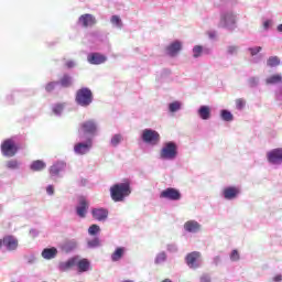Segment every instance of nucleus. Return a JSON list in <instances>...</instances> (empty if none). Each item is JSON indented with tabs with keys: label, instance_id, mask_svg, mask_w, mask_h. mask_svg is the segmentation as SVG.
Wrapping results in <instances>:
<instances>
[{
	"label": "nucleus",
	"instance_id": "nucleus-1",
	"mask_svg": "<svg viewBox=\"0 0 282 282\" xmlns=\"http://www.w3.org/2000/svg\"><path fill=\"white\" fill-rule=\"evenodd\" d=\"M131 181L116 183L110 187V197L115 203H124L131 196Z\"/></svg>",
	"mask_w": 282,
	"mask_h": 282
},
{
	"label": "nucleus",
	"instance_id": "nucleus-13",
	"mask_svg": "<svg viewBox=\"0 0 282 282\" xmlns=\"http://www.w3.org/2000/svg\"><path fill=\"white\" fill-rule=\"evenodd\" d=\"M98 21L96 20V17L91 13H85L80 15L77 20V25L80 28H94Z\"/></svg>",
	"mask_w": 282,
	"mask_h": 282
},
{
	"label": "nucleus",
	"instance_id": "nucleus-46",
	"mask_svg": "<svg viewBox=\"0 0 282 282\" xmlns=\"http://www.w3.org/2000/svg\"><path fill=\"white\" fill-rule=\"evenodd\" d=\"M24 259L26 263H29V265H33V263H36V256H34V253L25 256Z\"/></svg>",
	"mask_w": 282,
	"mask_h": 282
},
{
	"label": "nucleus",
	"instance_id": "nucleus-3",
	"mask_svg": "<svg viewBox=\"0 0 282 282\" xmlns=\"http://www.w3.org/2000/svg\"><path fill=\"white\" fill-rule=\"evenodd\" d=\"M239 20L237 13L232 10H223L220 12V18L218 22V28H224L225 30H236L237 21Z\"/></svg>",
	"mask_w": 282,
	"mask_h": 282
},
{
	"label": "nucleus",
	"instance_id": "nucleus-15",
	"mask_svg": "<svg viewBox=\"0 0 282 282\" xmlns=\"http://www.w3.org/2000/svg\"><path fill=\"white\" fill-rule=\"evenodd\" d=\"M65 169H67V163L65 161H56L50 167L48 173L51 177H61V173H65Z\"/></svg>",
	"mask_w": 282,
	"mask_h": 282
},
{
	"label": "nucleus",
	"instance_id": "nucleus-23",
	"mask_svg": "<svg viewBox=\"0 0 282 282\" xmlns=\"http://www.w3.org/2000/svg\"><path fill=\"white\" fill-rule=\"evenodd\" d=\"M72 268H76V258L75 256L69 258L67 261L59 262L58 271L59 272H67V270H72Z\"/></svg>",
	"mask_w": 282,
	"mask_h": 282
},
{
	"label": "nucleus",
	"instance_id": "nucleus-18",
	"mask_svg": "<svg viewBox=\"0 0 282 282\" xmlns=\"http://www.w3.org/2000/svg\"><path fill=\"white\" fill-rule=\"evenodd\" d=\"M185 232H189L191 235H197V232H202V224L197 220H187L183 226Z\"/></svg>",
	"mask_w": 282,
	"mask_h": 282
},
{
	"label": "nucleus",
	"instance_id": "nucleus-2",
	"mask_svg": "<svg viewBox=\"0 0 282 282\" xmlns=\"http://www.w3.org/2000/svg\"><path fill=\"white\" fill-rule=\"evenodd\" d=\"M178 147L175 141H167L163 143V147L160 150L159 158L163 162H174L177 160V155H180Z\"/></svg>",
	"mask_w": 282,
	"mask_h": 282
},
{
	"label": "nucleus",
	"instance_id": "nucleus-41",
	"mask_svg": "<svg viewBox=\"0 0 282 282\" xmlns=\"http://www.w3.org/2000/svg\"><path fill=\"white\" fill-rule=\"evenodd\" d=\"M88 235L90 237H97V235H100V226L94 224L88 228Z\"/></svg>",
	"mask_w": 282,
	"mask_h": 282
},
{
	"label": "nucleus",
	"instance_id": "nucleus-54",
	"mask_svg": "<svg viewBox=\"0 0 282 282\" xmlns=\"http://www.w3.org/2000/svg\"><path fill=\"white\" fill-rule=\"evenodd\" d=\"M212 278L208 274H203L200 276V282H210Z\"/></svg>",
	"mask_w": 282,
	"mask_h": 282
},
{
	"label": "nucleus",
	"instance_id": "nucleus-26",
	"mask_svg": "<svg viewBox=\"0 0 282 282\" xmlns=\"http://www.w3.org/2000/svg\"><path fill=\"white\" fill-rule=\"evenodd\" d=\"M124 252H127V248L124 247H118L112 252L110 259L113 263H117V261H120L122 257H124Z\"/></svg>",
	"mask_w": 282,
	"mask_h": 282
},
{
	"label": "nucleus",
	"instance_id": "nucleus-27",
	"mask_svg": "<svg viewBox=\"0 0 282 282\" xmlns=\"http://www.w3.org/2000/svg\"><path fill=\"white\" fill-rule=\"evenodd\" d=\"M47 164L44 161L36 160L33 161L30 165V170L34 171L35 173H39L41 171H45Z\"/></svg>",
	"mask_w": 282,
	"mask_h": 282
},
{
	"label": "nucleus",
	"instance_id": "nucleus-47",
	"mask_svg": "<svg viewBox=\"0 0 282 282\" xmlns=\"http://www.w3.org/2000/svg\"><path fill=\"white\" fill-rule=\"evenodd\" d=\"M261 50H263L261 46H254V47H249L248 52H250L251 56L254 57L257 56V54H259V52H261Z\"/></svg>",
	"mask_w": 282,
	"mask_h": 282
},
{
	"label": "nucleus",
	"instance_id": "nucleus-22",
	"mask_svg": "<svg viewBox=\"0 0 282 282\" xmlns=\"http://www.w3.org/2000/svg\"><path fill=\"white\" fill-rule=\"evenodd\" d=\"M63 252L66 254H69L70 252H74L78 248V241L76 239H70L66 240L62 246H61Z\"/></svg>",
	"mask_w": 282,
	"mask_h": 282
},
{
	"label": "nucleus",
	"instance_id": "nucleus-36",
	"mask_svg": "<svg viewBox=\"0 0 282 282\" xmlns=\"http://www.w3.org/2000/svg\"><path fill=\"white\" fill-rule=\"evenodd\" d=\"M182 109V104L181 101H173L169 104V111L170 113H177Z\"/></svg>",
	"mask_w": 282,
	"mask_h": 282
},
{
	"label": "nucleus",
	"instance_id": "nucleus-40",
	"mask_svg": "<svg viewBox=\"0 0 282 282\" xmlns=\"http://www.w3.org/2000/svg\"><path fill=\"white\" fill-rule=\"evenodd\" d=\"M193 58H200V56H204L202 45H195L192 48Z\"/></svg>",
	"mask_w": 282,
	"mask_h": 282
},
{
	"label": "nucleus",
	"instance_id": "nucleus-34",
	"mask_svg": "<svg viewBox=\"0 0 282 282\" xmlns=\"http://www.w3.org/2000/svg\"><path fill=\"white\" fill-rule=\"evenodd\" d=\"M110 23L112 28H117L118 30H122V19H120V15H112L110 18Z\"/></svg>",
	"mask_w": 282,
	"mask_h": 282
},
{
	"label": "nucleus",
	"instance_id": "nucleus-56",
	"mask_svg": "<svg viewBox=\"0 0 282 282\" xmlns=\"http://www.w3.org/2000/svg\"><path fill=\"white\" fill-rule=\"evenodd\" d=\"M30 235H31L32 237H39V230H36V229H31V230H30Z\"/></svg>",
	"mask_w": 282,
	"mask_h": 282
},
{
	"label": "nucleus",
	"instance_id": "nucleus-49",
	"mask_svg": "<svg viewBox=\"0 0 282 282\" xmlns=\"http://www.w3.org/2000/svg\"><path fill=\"white\" fill-rule=\"evenodd\" d=\"M203 50V56H210L213 54V47L210 46H202Z\"/></svg>",
	"mask_w": 282,
	"mask_h": 282
},
{
	"label": "nucleus",
	"instance_id": "nucleus-17",
	"mask_svg": "<svg viewBox=\"0 0 282 282\" xmlns=\"http://www.w3.org/2000/svg\"><path fill=\"white\" fill-rule=\"evenodd\" d=\"M75 267L77 268V272L83 274L84 272H89L91 262H89L87 258L80 259V256H75Z\"/></svg>",
	"mask_w": 282,
	"mask_h": 282
},
{
	"label": "nucleus",
	"instance_id": "nucleus-57",
	"mask_svg": "<svg viewBox=\"0 0 282 282\" xmlns=\"http://www.w3.org/2000/svg\"><path fill=\"white\" fill-rule=\"evenodd\" d=\"M278 34H282V23L276 26Z\"/></svg>",
	"mask_w": 282,
	"mask_h": 282
},
{
	"label": "nucleus",
	"instance_id": "nucleus-52",
	"mask_svg": "<svg viewBox=\"0 0 282 282\" xmlns=\"http://www.w3.org/2000/svg\"><path fill=\"white\" fill-rule=\"evenodd\" d=\"M271 26H272V20H265L263 22V30H270Z\"/></svg>",
	"mask_w": 282,
	"mask_h": 282
},
{
	"label": "nucleus",
	"instance_id": "nucleus-6",
	"mask_svg": "<svg viewBox=\"0 0 282 282\" xmlns=\"http://www.w3.org/2000/svg\"><path fill=\"white\" fill-rule=\"evenodd\" d=\"M91 149H94V139L89 137L86 141L75 143L73 151L75 155H87Z\"/></svg>",
	"mask_w": 282,
	"mask_h": 282
},
{
	"label": "nucleus",
	"instance_id": "nucleus-45",
	"mask_svg": "<svg viewBox=\"0 0 282 282\" xmlns=\"http://www.w3.org/2000/svg\"><path fill=\"white\" fill-rule=\"evenodd\" d=\"M259 83H260L259 77H250V78L248 79V85H249V87H251V88L259 87Z\"/></svg>",
	"mask_w": 282,
	"mask_h": 282
},
{
	"label": "nucleus",
	"instance_id": "nucleus-24",
	"mask_svg": "<svg viewBox=\"0 0 282 282\" xmlns=\"http://www.w3.org/2000/svg\"><path fill=\"white\" fill-rule=\"evenodd\" d=\"M210 106L203 105L197 109V116L200 120H210Z\"/></svg>",
	"mask_w": 282,
	"mask_h": 282
},
{
	"label": "nucleus",
	"instance_id": "nucleus-55",
	"mask_svg": "<svg viewBox=\"0 0 282 282\" xmlns=\"http://www.w3.org/2000/svg\"><path fill=\"white\" fill-rule=\"evenodd\" d=\"M272 281L281 282L282 281V274H276L275 276H273Z\"/></svg>",
	"mask_w": 282,
	"mask_h": 282
},
{
	"label": "nucleus",
	"instance_id": "nucleus-31",
	"mask_svg": "<svg viewBox=\"0 0 282 282\" xmlns=\"http://www.w3.org/2000/svg\"><path fill=\"white\" fill-rule=\"evenodd\" d=\"M52 111L54 116H57V118H61L63 116V111H65V104H54L52 106Z\"/></svg>",
	"mask_w": 282,
	"mask_h": 282
},
{
	"label": "nucleus",
	"instance_id": "nucleus-59",
	"mask_svg": "<svg viewBox=\"0 0 282 282\" xmlns=\"http://www.w3.org/2000/svg\"><path fill=\"white\" fill-rule=\"evenodd\" d=\"M162 282H173L171 279H164Z\"/></svg>",
	"mask_w": 282,
	"mask_h": 282
},
{
	"label": "nucleus",
	"instance_id": "nucleus-21",
	"mask_svg": "<svg viewBox=\"0 0 282 282\" xmlns=\"http://www.w3.org/2000/svg\"><path fill=\"white\" fill-rule=\"evenodd\" d=\"M182 52V42L180 40H176L172 42L167 47H166V53L169 56H177Z\"/></svg>",
	"mask_w": 282,
	"mask_h": 282
},
{
	"label": "nucleus",
	"instance_id": "nucleus-9",
	"mask_svg": "<svg viewBox=\"0 0 282 282\" xmlns=\"http://www.w3.org/2000/svg\"><path fill=\"white\" fill-rule=\"evenodd\" d=\"M185 263L191 270H197L202 268V253L193 251L185 257Z\"/></svg>",
	"mask_w": 282,
	"mask_h": 282
},
{
	"label": "nucleus",
	"instance_id": "nucleus-48",
	"mask_svg": "<svg viewBox=\"0 0 282 282\" xmlns=\"http://www.w3.org/2000/svg\"><path fill=\"white\" fill-rule=\"evenodd\" d=\"M4 102L7 105H14V93L7 95L4 98Z\"/></svg>",
	"mask_w": 282,
	"mask_h": 282
},
{
	"label": "nucleus",
	"instance_id": "nucleus-20",
	"mask_svg": "<svg viewBox=\"0 0 282 282\" xmlns=\"http://www.w3.org/2000/svg\"><path fill=\"white\" fill-rule=\"evenodd\" d=\"M87 61L89 65H102L107 63V56L100 53H89L87 55Z\"/></svg>",
	"mask_w": 282,
	"mask_h": 282
},
{
	"label": "nucleus",
	"instance_id": "nucleus-8",
	"mask_svg": "<svg viewBox=\"0 0 282 282\" xmlns=\"http://www.w3.org/2000/svg\"><path fill=\"white\" fill-rule=\"evenodd\" d=\"M265 158L270 166H282V148L268 151Z\"/></svg>",
	"mask_w": 282,
	"mask_h": 282
},
{
	"label": "nucleus",
	"instance_id": "nucleus-14",
	"mask_svg": "<svg viewBox=\"0 0 282 282\" xmlns=\"http://www.w3.org/2000/svg\"><path fill=\"white\" fill-rule=\"evenodd\" d=\"M75 213L79 219H85L87 217V213H89V202L85 198H79L75 207Z\"/></svg>",
	"mask_w": 282,
	"mask_h": 282
},
{
	"label": "nucleus",
	"instance_id": "nucleus-39",
	"mask_svg": "<svg viewBox=\"0 0 282 282\" xmlns=\"http://www.w3.org/2000/svg\"><path fill=\"white\" fill-rule=\"evenodd\" d=\"M226 54L227 56H237V54H239V46L237 45L227 46Z\"/></svg>",
	"mask_w": 282,
	"mask_h": 282
},
{
	"label": "nucleus",
	"instance_id": "nucleus-10",
	"mask_svg": "<svg viewBox=\"0 0 282 282\" xmlns=\"http://www.w3.org/2000/svg\"><path fill=\"white\" fill-rule=\"evenodd\" d=\"M79 129L86 135H96L98 133V121L88 119L79 124Z\"/></svg>",
	"mask_w": 282,
	"mask_h": 282
},
{
	"label": "nucleus",
	"instance_id": "nucleus-37",
	"mask_svg": "<svg viewBox=\"0 0 282 282\" xmlns=\"http://www.w3.org/2000/svg\"><path fill=\"white\" fill-rule=\"evenodd\" d=\"M87 248L94 250L95 248H100V238L95 237L87 241Z\"/></svg>",
	"mask_w": 282,
	"mask_h": 282
},
{
	"label": "nucleus",
	"instance_id": "nucleus-33",
	"mask_svg": "<svg viewBox=\"0 0 282 282\" xmlns=\"http://www.w3.org/2000/svg\"><path fill=\"white\" fill-rule=\"evenodd\" d=\"M57 83L58 85H61V87H64V89H67V87H72V76L66 74Z\"/></svg>",
	"mask_w": 282,
	"mask_h": 282
},
{
	"label": "nucleus",
	"instance_id": "nucleus-30",
	"mask_svg": "<svg viewBox=\"0 0 282 282\" xmlns=\"http://www.w3.org/2000/svg\"><path fill=\"white\" fill-rule=\"evenodd\" d=\"M122 140H124L122 134L120 133L113 134L110 139V147H113V149L120 147V144H122Z\"/></svg>",
	"mask_w": 282,
	"mask_h": 282
},
{
	"label": "nucleus",
	"instance_id": "nucleus-16",
	"mask_svg": "<svg viewBox=\"0 0 282 282\" xmlns=\"http://www.w3.org/2000/svg\"><path fill=\"white\" fill-rule=\"evenodd\" d=\"M91 217L95 221H106L109 219V210L105 207H95L91 209Z\"/></svg>",
	"mask_w": 282,
	"mask_h": 282
},
{
	"label": "nucleus",
	"instance_id": "nucleus-19",
	"mask_svg": "<svg viewBox=\"0 0 282 282\" xmlns=\"http://www.w3.org/2000/svg\"><path fill=\"white\" fill-rule=\"evenodd\" d=\"M2 246L9 251L14 252L19 248V240L14 236H6L2 239Z\"/></svg>",
	"mask_w": 282,
	"mask_h": 282
},
{
	"label": "nucleus",
	"instance_id": "nucleus-51",
	"mask_svg": "<svg viewBox=\"0 0 282 282\" xmlns=\"http://www.w3.org/2000/svg\"><path fill=\"white\" fill-rule=\"evenodd\" d=\"M65 66L67 67V69H74V67H76V62L75 61H67L65 63Z\"/></svg>",
	"mask_w": 282,
	"mask_h": 282
},
{
	"label": "nucleus",
	"instance_id": "nucleus-4",
	"mask_svg": "<svg viewBox=\"0 0 282 282\" xmlns=\"http://www.w3.org/2000/svg\"><path fill=\"white\" fill-rule=\"evenodd\" d=\"M75 102L78 107H89L94 102V93L87 87H83L76 91Z\"/></svg>",
	"mask_w": 282,
	"mask_h": 282
},
{
	"label": "nucleus",
	"instance_id": "nucleus-53",
	"mask_svg": "<svg viewBox=\"0 0 282 282\" xmlns=\"http://www.w3.org/2000/svg\"><path fill=\"white\" fill-rule=\"evenodd\" d=\"M46 194L50 196L54 195V185H47Z\"/></svg>",
	"mask_w": 282,
	"mask_h": 282
},
{
	"label": "nucleus",
	"instance_id": "nucleus-35",
	"mask_svg": "<svg viewBox=\"0 0 282 282\" xmlns=\"http://www.w3.org/2000/svg\"><path fill=\"white\" fill-rule=\"evenodd\" d=\"M281 80H282L281 75L279 74L272 75L265 79V85H278V83H281Z\"/></svg>",
	"mask_w": 282,
	"mask_h": 282
},
{
	"label": "nucleus",
	"instance_id": "nucleus-25",
	"mask_svg": "<svg viewBox=\"0 0 282 282\" xmlns=\"http://www.w3.org/2000/svg\"><path fill=\"white\" fill-rule=\"evenodd\" d=\"M57 254H58V249H56L55 247L45 248L42 251V257L46 261H52V259H56Z\"/></svg>",
	"mask_w": 282,
	"mask_h": 282
},
{
	"label": "nucleus",
	"instance_id": "nucleus-60",
	"mask_svg": "<svg viewBox=\"0 0 282 282\" xmlns=\"http://www.w3.org/2000/svg\"><path fill=\"white\" fill-rule=\"evenodd\" d=\"M1 246H3V241L0 239V248H1Z\"/></svg>",
	"mask_w": 282,
	"mask_h": 282
},
{
	"label": "nucleus",
	"instance_id": "nucleus-58",
	"mask_svg": "<svg viewBox=\"0 0 282 282\" xmlns=\"http://www.w3.org/2000/svg\"><path fill=\"white\" fill-rule=\"evenodd\" d=\"M259 61H261V56L252 58V63H259Z\"/></svg>",
	"mask_w": 282,
	"mask_h": 282
},
{
	"label": "nucleus",
	"instance_id": "nucleus-12",
	"mask_svg": "<svg viewBox=\"0 0 282 282\" xmlns=\"http://www.w3.org/2000/svg\"><path fill=\"white\" fill-rule=\"evenodd\" d=\"M241 195V187L239 186H227L223 189L221 196L227 202H232L234 199H237Z\"/></svg>",
	"mask_w": 282,
	"mask_h": 282
},
{
	"label": "nucleus",
	"instance_id": "nucleus-42",
	"mask_svg": "<svg viewBox=\"0 0 282 282\" xmlns=\"http://www.w3.org/2000/svg\"><path fill=\"white\" fill-rule=\"evenodd\" d=\"M58 85V82H50L45 85V91L47 94H52L56 89V86Z\"/></svg>",
	"mask_w": 282,
	"mask_h": 282
},
{
	"label": "nucleus",
	"instance_id": "nucleus-38",
	"mask_svg": "<svg viewBox=\"0 0 282 282\" xmlns=\"http://www.w3.org/2000/svg\"><path fill=\"white\" fill-rule=\"evenodd\" d=\"M268 67H279L281 65V59L276 56H271L267 61Z\"/></svg>",
	"mask_w": 282,
	"mask_h": 282
},
{
	"label": "nucleus",
	"instance_id": "nucleus-32",
	"mask_svg": "<svg viewBox=\"0 0 282 282\" xmlns=\"http://www.w3.org/2000/svg\"><path fill=\"white\" fill-rule=\"evenodd\" d=\"M169 259V256L165 253V251H161L156 254L154 259L155 265H162L163 263H166V260Z\"/></svg>",
	"mask_w": 282,
	"mask_h": 282
},
{
	"label": "nucleus",
	"instance_id": "nucleus-50",
	"mask_svg": "<svg viewBox=\"0 0 282 282\" xmlns=\"http://www.w3.org/2000/svg\"><path fill=\"white\" fill-rule=\"evenodd\" d=\"M243 107H246V101L243 99H237L236 108L238 109V111H241V109H243Z\"/></svg>",
	"mask_w": 282,
	"mask_h": 282
},
{
	"label": "nucleus",
	"instance_id": "nucleus-28",
	"mask_svg": "<svg viewBox=\"0 0 282 282\" xmlns=\"http://www.w3.org/2000/svg\"><path fill=\"white\" fill-rule=\"evenodd\" d=\"M6 166L9 169V171H19V169H21V161L11 159L6 162Z\"/></svg>",
	"mask_w": 282,
	"mask_h": 282
},
{
	"label": "nucleus",
	"instance_id": "nucleus-43",
	"mask_svg": "<svg viewBox=\"0 0 282 282\" xmlns=\"http://www.w3.org/2000/svg\"><path fill=\"white\" fill-rule=\"evenodd\" d=\"M166 250L167 252H170L171 254H175L176 252H178V248H177V243L172 242V243H167L166 245Z\"/></svg>",
	"mask_w": 282,
	"mask_h": 282
},
{
	"label": "nucleus",
	"instance_id": "nucleus-11",
	"mask_svg": "<svg viewBox=\"0 0 282 282\" xmlns=\"http://www.w3.org/2000/svg\"><path fill=\"white\" fill-rule=\"evenodd\" d=\"M161 199H169L170 202H180L182 199V193L173 187L163 189L160 194Z\"/></svg>",
	"mask_w": 282,
	"mask_h": 282
},
{
	"label": "nucleus",
	"instance_id": "nucleus-61",
	"mask_svg": "<svg viewBox=\"0 0 282 282\" xmlns=\"http://www.w3.org/2000/svg\"><path fill=\"white\" fill-rule=\"evenodd\" d=\"M214 261H219V257H216V258L214 259Z\"/></svg>",
	"mask_w": 282,
	"mask_h": 282
},
{
	"label": "nucleus",
	"instance_id": "nucleus-5",
	"mask_svg": "<svg viewBox=\"0 0 282 282\" xmlns=\"http://www.w3.org/2000/svg\"><path fill=\"white\" fill-rule=\"evenodd\" d=\"M141 139L145 144L158 147V144H160L161 137L159 131L148 128L142 131Z\"/></svg>",
	"mask_w": 282,
	"mask_h": 282
},
{
	"label": "nucleus",
	"instance_id": "nucleus-7",
	"mask_svg": "<svg viewBox=\"0 0 282 282\" xmlns=\"http://www.w3.org/2000/svg\"><path fill=\"white\" fill-rule=\"evenodd\" d=\"M1 153L4 158H14L19 153V147L14 143V140L7 139L1 143Z\"/></svg>",
	"mask_w": 282,
	"mask_h": 282
},
{
	"label": "nucleus",
	"instance_id": "nucleus-44",
	"mask_svg": "<svg viewBox=\"0 0 282 282\" xmlns=\"http://www.w3.org/2000/svg\"><path fill=\"white\" fill-rule=\"evenodd\" d=\"M229 259L232 262H237L239 261V259H241V256L239 254V251L237 249H234L229 254Z\"/></svg>",
	"mask_w": 282,
	"mask_h": 282
},
{
	"label": "nucleus",
	"instance_id": "nucleus-29",
	"mask_svg": "<svg viewBox=\"0 0 282 282\" xmlns=\"http://www.w3.org/2000/svg\"><path fill=\"white\" fill-rule=\"evenodd\" d=\"M220 119L224 122H232V120H235V116L232 115V112H230V110L223 109L220 110Z\"/></svg>",
	"mask_w": 282,
	"mask_h": 282
}]
</instances>
